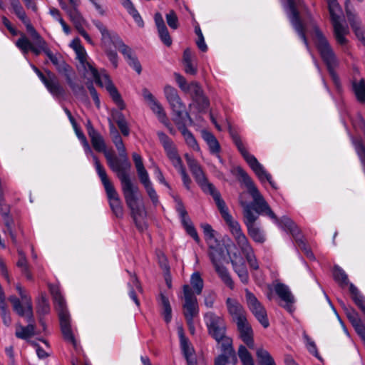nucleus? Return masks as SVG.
Listing matches in <instances>:
<instances>
[{"instance_id":"393cba45","label":"nucleus","mask_w":365,"mask_h":365,"mask_svg":"<svg viewBox=\"0 0 365 365\" xmlns=\"http://www.w3.org/2000/svg\"><path fill=\"white\" fill-rule=\"evenodd\" d=\"M344 4L346 14L350 26L358 40L365 46L364 29L361 26V23L357 19L356 16L349 9L350 1L346 0Z\"/></svg>"},{"instance_id":"f3484780","label":"nucleus","mask_w":365,"mask_h":365,"mask_svg":"<svg viewBox=\"0 0 365 365\" xmlns=\"http://www.w3.org/2000/svg\"><path fill=\"white\" fill-rule=\"evenodd\" d=\"M245 299L249 310L258 322L265 329L269 327V322L265 307L248 289H245Z\"/></svg>"},{"instance_id":"e2e57ef3","label":"nucleus","mask_w":365,"mask_h":365,"mask_svg":"<svg viewBox=\"0 0 365 365\" xmlns=\"http://www.w3.org/2000/svg\"><path fill=\"white\" fill-rule=\"evenodd\" d=\"M195 32L197 36L196 44L198 48L202 52H206L207 51V46L205 42L203 34L199 26L195 27Z\"/></svg>"},{"instance_id":"39448f33","label":"nucleus","mask_w":365,"mask_h":365,"mask_svg":"<svg viewBox=\"0 0 365 365\" xmlns=\"http://www.w3.org/2000/svg\"><path fill=\"white\" fill-rule=\"evenodd\" d=\"M208 246L209 257L216 272L225 284L230 289H233L235 284L227 269L220 264V262L231 258L230 254V245L221 243L220 241L217 240V242H213L209 244Z\"/></svg>"},{"instance_id":"b1692460","label":"nucleus","mask_w":365,"mask_h":365,"mask_svg":"<svg viewBox=\"0 0 365 365\" xmlns=\"http://www.w3.org/2000/svg\"><path fill=\"white\" fill-rule=\"evenodd\" d=\"M11 303L14 311L21 317H25L28 324L35 325V319L33 312V305L29 304L26 307L23 306L20 299L16 296H10L9 298Z\"/></svg>"},{"instance_id":"680f3d73","label":"nucleus","mask_w":365,"mask_h":365,"mask_svg":"<svg viewBox=\"0 0 365 365\" xmlns=\"http://www.w3.org/2000/svg\"><path fill=\"white\" fill-rule=\"evenodd\" d=\"M168 25L172 29H177L179 27L178 16L174 10H170L165 16Z\"/></svg>"},{"instance_id":"4c0bfd02","label":"nucleus","mask_w":365,"mask_h":365,"mask_svg":"<svg viewBox=\"0 0 365 365\" xmlns=\"http://www.w3.org/2000/svg\"><path fill=\"white\" fill-rule=\"evenodd\" d=\"M66 83L76 98L83 101L88 99L87 91L82 84L74 81L71 77H67Z\"/></svg>"},{"instance_id":"f704fd0d","label":"nucleus","mask_w":365,"mask_h":365,"mask_svg":"<svg viewBox=\"0 0 365 365\" xmlns=\"http://www.w3.org/2000/svg\"><path fill=\"white\" fill-rule=\"evenodd\" d=\"M245 255L250 267L254 270L259 269V263L254 254L253 248L252 247L250 242L239 247Z\"/></svg>"},{"instance_id":"2f4dec72","label":"nucleus","mask_w":365,"mask_h":365,"mask_svg":"<svg viewBox=\"0 0 365 365\" xmlns=\"http://www.w3.org/2000/svg\"><path fill=\"white\" fill-rule=\"evenodd\" d=\"M158 136L168 159L178 154L173 141L168 135L163 132H158Z\"/></svg>"},{"instance_id":"c9c22d12","label":"nucleus","mask_w":365,"mask_h":365,"mask_svg":"<svg viewBox=\"0 0 365 365\" xmlns=\"http://www.w3.org/2000/svg\"><path fill=\"white\" fill-rule=\"evenodd\" d=\"M351 298L356 306L365 315V297L360 292L358 288L352 283L349 284Z\"/></svg>"},{"instance_id":"338daca9","label":"nucleus","mask_w":365,"mask_h":365,"mask_svg":"<svg viewBox=\"0 0 365 365\" xmlns=\"http://www.w3.org/2000/svg\"><path fill=\"white\" fill-rule=\"evenodd\" d=\"M164 93L168 102L173 101L177 98L180 97L178 91L173 86L167 85L164 88Z\"/></svg>"},{"instance_id":"5fc2aeb1","label":"nucleus","mask_w":365,"mask_h":365,"mask_svg":"<svg viewBox=\"0 0 365 365\" xmlns=\"http://www.w3.org/2000/svg\"><path fill=\"white\" fill-rule=\"evenodd\" d=\"M205 240L209 245L213 242H217V238L215 237V231L212 229V226L209 224H203L201 225Z\"/></svg>"},{"instance_id":"dca6fc26","label":"nucleus","mask_w":365,"mask_h":365,"mask_svg":"<svg viewBox=\"0 0 365 365\" xmlns=\"http://www.w3.org/2000/svg\"><path fill=\"white\" fill-rule=\"evenodd\" d=\"M184 304H182L183 315L188 327L192 326L194 318L199 314L197 299L192 288L188 284L182 287Z\"/></svg>"},{"instance_id":"6e6552de","label":"nucleus","mask_w":365,"mask_h":365,"mask_svg":"<svg viewBox=\"0 0 365 365\" xmlns=\"http://www.w3.org/2000/svg\"><path fill=\"white\" fill-rule=\"evenodd\" d=\"M229 134L238 151L240 153L244 160L257 175L259 180L261 182H264L265 180H267L273 189L277 190L278 188L277 185L272 180V175L267 172L264 166L253 155L249 153L245 147L240 135L237 131L232 129L231 125H229Z\"/></svg>"},{"instance_id":"ddd939ff","label":"nucleus","mask_w":365,"mask_h":365,"mask_svg":"<svg viewBox=\"0 0 365 365\" xmlns=\"http://www.w3.org/2000/svg\"><path fill=\"white\" fill-rule=\"evenodd\" d=\"M88 135L94 150L98 153H103L107 163L112 171H117L118 169L113 165L111 160H117V156L113 151L108 150L102 135L94 128L91 120L88 119L85 125Z\"/></svg>"},{"instance_id":"c85d7f7f","label":"nucleus","mask_w":365,"mask_h":365,"mask_svg":"<svg viewBox=\"0 0 365 365\" xmlns=\"http://www.w3.org/2000/svg\"><path fill=\"white\" fill-rule=\"evenodd\" d=\"M180 348L184 358L186 360L187 365H197V359L195 356V350L190 346V341L183 332L180 334Z\"/></svg>"},{"instance_id":"6e6d98bb","label":"nucleus","mask_w":365,"mask_h":365,"mask_svg":"<svg viewBox=\"0 0 365 365\" xmlns=\"http://www.w3.org/2000/svg\"><path fill=\"white\" fill-rule=\"evenodd\" d=\"M304 339L306 340V346H307V349L308 350V351L312 354L313 356H314L317 359H318L319 360L322 361V356L319 355V353L318 351V349H317V345L315 344V342L312 340L309 336L307 334H304Z\"/></svg>"},{"instance_id":"3c124183","label":"nucleus","mask_w":365,"mask_h":365,"mask_svg":"<svg viewBox=\"0 0 365 365\" xmlns=\"http://www.w3.org/2000/svg\"><path fill=\"white\" fill-rule=\"evenodd\" d=\"M74 130H75V133L78 137V138L81 140L82 145H83V147L85 150V152L86 153H92V157L93 158V155H95L93 152H92V150L89 145V143L87 140V138L85 136L84 133H83V131L81 130V128L78 126V124L76 125V127H73Z\"/></svg>"},{"instance_id":"49530a36","label":"nucleus","mask_w":365,"mask_h":365,"mask_svg":"<svg viewBox=\"0 0 365 365\" xmlns=\"http://www.w3.org/2000/svg\"><path fill=\"white\" fill-rule=\"evenodd\" d=\"M237 354L242 365H255L252 354L245 346L242 344L239 346Z\"/></svg>"},{"instance_id":"aec40b11","label":"nucleus","mask_w":365,"mask_h":365,"mask_svg":"<svg viewBox=\"0 0 365 365\" xmlns=\"http://www.w3.org/2000/svg\"><path fill=\"white\" fill-rule=\"evenodd\" d=\"M106 81V88L107 91L109 93L112 100L113 102L116 104L118 109L120 110H112V115L113 119L115 120L116 124L119 122H125V118L123 113L121 112V110H124L125 108V104L121 97V95L118 92L116 87L114 86L111 80L110 79V77L108 74H105L103 76Z\"/></svg>"},{"instance_id":"0e129e2a","label":"nucleus","mask_w":365,"mask_h":365,"mask_svg":"<svg viewBox=\"0 0 365 365\" xmlns=\"http://www.w3.org/2000/svg\"><path fill=\"white\" fill-rule=\"evenodd\" d=\"M78 6H71V8L66 11L71 20L75 24H80L82 16L78 9Z\"/></svg>"},{"instance_id":"052dcab7","label":"nucleus","mask_w":365,"mask_h":365,"mask_svg":"<svg viewBox=\"0 0 365 365\" xmlns=\"http://www.w3.org/2000/svg\"><path fill=\"white\" fill-rule=\"evenodd\" d=\"M354 147L361 163L365 165V144L362 139L355 140Z\"/></svg>"},{"instance_id":"774afa93","label":"nucleus","mask_w":365,"mask_h":365,"mask_svg":"<svg viewBox=\"0 0 365 365\" xmlns=\"http://www.w3.org/2000/svg\"><path fill=\"white\" fill-rule=\"evenodd\" d=\"M294 240H295L297 245L298 247L303 250L307 256H309V252H310L309 249L308 248V246L305 242V240L303 238V236L302 235V232L300 231L299 234H297L296 236L292 237Z\"/></svg>"},{"instance_id":"9d476101","label":"nucleus","mask_w":365,"mask_h":365,"mask_svg":"<svg viewBox=\"0 0 365 365\" xmlns=\"http://www.w3.org/2000/svg\"><path fill=\"white\" fill-rule=\"evenodd\" d=\"M121 189L127 207L130 210V216L135 223L136 228L140 232L146 229L144 222L139 220L143 215V210L138 203L139 188L132 181L121 183Z\"/></svg>"},{"instance_id":"72a5a7b5","label":"nucleus","mask_w":365,"mask_h":365,"mask_svg":"<svg viewBox=\"0 0 365 365\" xmlns=\"http://www.w3.org/2000/svg\"><path fill=\"white\" fill-rule=\"evenodd\" d=\"M186 122L187 121H183L182 123L176 125L178 130H180L182 135L184 136L187 145L192 148L194 150L199 151L200 148L193 134L186 128Z\"/></svg>"},{"instance_id":"bb28decb","label":"nucleus","mask_w":365,"mask_h":365,"mask_svg":"<svg viewBox=\"0 0 365 365\" xmlns=\"http://www.w3.org/2000/svg\"><path fill=\"white\" fill-rule=\"evenodd\" d=\"M168 103L175 115L173 120L175 125H179L183 121H192L190 114L185 111V105L183 103L180 97L175 99V101H170Z\"/></svg>"},{"instance_id":"bf43d9fd","label":"nucleus","mask_w":365,"mask_h":365,"mask_svg":"<svg viewBox=\"0 0 365 365\" xmlns=\"http://www.w3.org/2000/svg\"><path fill=\"white\" fill-rule=\"evenodd\" d=\"M158 33L162 43L165 46L170 47L173 43V41L167 26L158 29Z\"/></svg>"},{"instance_id":"4be33fe9","label":"nucleus","mask_w":365,"mask_h":365,"mask_svg":"<svg viewBox=\"0 0 365 365\" xmlns=\"http://www.w3.org/2000/svg\"><path fill=\"white\" fill-rule=\"evenodd\" d=\"M222 354L218 355L215 359V365H227L230 359L233 364H236L237 358L232 345V339H227L225 343H222L220 346Z\"/></svg>"},{"instance_id":"ea45409f","label":"nucleus","mask_w":365,"mask_h":365,"mask_svg":"<svg viewBox=\"0 0 365 365\" xmlns=\"http://www.w3.org/2000/svg\"><path fill=\"white\" fill-rule=\"evenodd\" d=\"M234 271L237 274L242 283L247 284L249 282V274L245 262L237 264L231 260Z\"/></svg>"},{"instance_id":"c03bdc74","label":"nucleus","mask_w":365,"mask_h":365,"mask_svg":"<svg viewBox=\"0 0 365 365\" xmlns=\"http://www.w3.org/2000/svg\"><path fill=\"white\" fill-rule=\"evenodd\" d=\"M190 284L194 289V291H192L194 294H196L200 295L202 293L204 287V282L200 272H195L191 275Z\"/></svg>"},{"instance_id":"de8ad7c7","label":"nucleus","mask_w":365,"mask_h":365,"mask_svg":"<svg viewBox=\"0 0 365 365\" xmlns=\"http://www.w3.org/2000/svg\"><path fill=\"white\" fill-rule=\"evenodd\" d=\"M36 312L38 316H45L50 312V304L45 294H41L38 299Z\"/></svg>"},{"instance_id":"79ce46f5","label":"nucleus","mask_w":365,"mask_h":365,"mask_svg":"<svg viewBox=\"0 0 365 365\" xmlns=\"http://www.w3.org/2000/svg\"><path fill=\"white\" fill-rule=\"evenodd\" d=\"M352 88L357 101L365 103V79L361 78L358 83L353 81Z\"/></svg>"},{"instance_id":"1a4fd4ad","label":"nucleus","mask_w":365,"mask_h":365,"mask_svg":"<svg viewBox=\"0 0 365 365\" xmlns=\"http://www.w3.org/2000/svg\"><path fill=\"white\" fill-rule=\"evenodd\" d=\"M93 161L96 173L104 187L109 205L113 213L117 218H123V207L118 192L116 191L113 183L108 179L104 167L101 163L98 158L96 155H93Z\"/></svg>"},{"instance_id":"20e7f679","label":"nucleus","mask_w":365,"mask_h":365,"mask_svg":"<svg viewBox=\"0 0 365 365\" xmlns=\"http://www.w3.org/2000/svg\"><path fill=\"white\" fill-rule=\"evenodd\" d=\"M231 322L236 325L239 338L250 349L255 346L254 331L247 319V312L237 299L228 297L225 302Z\"/></svg>"},{"instance_id":"864d4df0","label":"nucleus","mask_w":365,"mask_h":365,"mask_svg":"<svg viewBox=\"0 0 365 365\" xmlns=\"http://www.w3.org/2000/svg\"><path fill=\"white\" fill-rule=\"evenodd\" d=\"M185 93H189L193 100L204 93V91L199 83L196 81H192L190 83V86Z\"/></svg>"},{"instance_id":"f8f14e48","label":"nucleus","mask_w":365,"mask_h":365,"mask_svg":"<svg viewBox=\"0 0 365 365\" xmlns=\"http://www.w3.org/2000/svg\"><path fill=\"white\" fill-rule=\"evenodd\" d=\"M204 322L207 329L208 334L218 344L225 343L227 339V325L223 317L217 315L215 312H208L204 315Z\"/></svg>"},{"instance_id":"09e8293b","label":"nucleus","mask_w":365,"mask_h":365,"mask_svg":"<svg viewBox=\"0 0 365 365\" xmlns=\"http://www.w3.org/2000/svg\"><path fill=\"white\" fill-rule=\"evenodd\" d=\"M213 200L216 204V206L221 215V217L224 220L227 216L230 215L229 212V210L227 206L226 205V203L225 200L222 198L220 193L215 194V196H214Z\"/></svg>"},{"instance_id":"58836bf2","label":"nucleus","mask_w":365,"mask_h":365,"mask_svg":"<svg viewBox=\"0 0 365 365\" xmlns=\"http://www.w3.org/2000/svg\"><path fill=\"white\" fill-rule=\"evenodd\" d=\"M182 63L184 66L185 72L187 74L195 75L197 72V67L193 65L192 61V53L189 48H186L183 51Z\"/></svg>"},{"instance_id":"13d9d810","label":"nucleus","mask_w":365,"mask_h":365,"mask_svg":"<svg viewBox=\"0 0 365 365\" xmlns=\"http://www.w3.org/2000/svg\"><path fill=\"white\" fill-rule=\"evenodd\" d=\"M192 101L197 104V109L200 112L206 110L210 106V101L204 93Z\"/></svg>"},{"instance_id":"4468645a","label":"nucleus","mask_w":365,"mask_h":365,"mask_svg":"<svg viewBox=\"0 0 365 365\" xmlns=\"http://www.w3.org/2000/svg\"><path fill=\"white\" fill-rule=\"evenodd\" d=\"M287 16L289 22L297 34L299 38L307 49L309 48V43L307 36V28L304 23L300 13L297 7L295 0H287Z\"/></svg>"},{"instance_id":"4d7b16f0","label":"nucleus","mask_w":365,"mask_h":365,"mask_svg":"<svg viewBox=\"0 0 365 365\" xmlns=\"http://www.w3.org/2000/svg\"><path fill=\"white\" fill-rule=\"evenodd\" d=\"M56 68L59 73H61L64 76L66 81L67 80V77H71V74H74V71L72 67L63 59H61V63Z\"/></svg>"},{"instance_id":"412c9836","label":"nucleus","mask_w":365,"mask_h":365,"mask_svg":"<svg viewBox=\"0 0 365 365\" xmlns=\"http://www.w3.org/2000/svg\"><path fill=\"white\" fill-rule=\"evenodd\" d=\"M174 201L176 203L175 210L178 213L181 223L189 235L197 243H200V239L198 236L197 232L193 225L192 224L190 217H188L187 212L183 202L179 196H173Z\"/></svg>"},{"instance_id":"0eeeda50","label":"nucleus","mask_w":365,"mask_h":365,"mask_svg":"<svg viewBox=\"0 0 365 365\" xmlns=\"http://www.w3.org/2000/svg\"><path fill=\"white\" fill-rule=\"evenodd\" d=\"M48 287L53 299L56 309L58 312L61 331L63 339L71 343L76 349L77 341L71 329V317L66 307V301L58 286L50 284Z\"/></svg>"},{"instance_id":"69168bd1","label":"nucleus","mask_w":365,"mask_h":365,"mask_svg":"<svg viewBox=\"0 0 365 365\" xmlns=\"http://www.w3.org/2000/svg\"><path fill=\"white\" fill-rule=\"evenodd\" d=\"M26 29L27 32L31 36L32 39L34 41L42 38L43 37L37 32L36 29L34 27V26L31 24V21L29 19H27L26 20L22 22Z\"/></svg>"},{"instance_id":"a18cd8bd","label":"nucleus","mask_w":365,"mask_h":365,"mask_svg":"<svg viewBox=\"0 0 365 365\" xmlns=\"http://www.w3.org/2000/svg\"><path fill=\"white\" fill-rule=\"evenodd\" d=\"M327 4L331 23L340 21V16L336 11L341 12V9L337 0H327Z\"/></svg>"},{"instance_id":"8fccbe9b","label":"nucleus","mask_w":365,"mask_h":365,"mask_svg":"<svg viewBox=\"0 0 365 365\" xmlns=\"http://www.w3.org/2000/svg\"><path fill=\"white\" fill-rule=\"evenodd\" d=\"M21 331H16L17 338L27 339L34 335L35 325L28 324L26 327L20 326Z\"/></svg>"},{"instance_id":"6ab92c4d","label":"nucleus","mask_w":365,"mask_h":365,"mask_svg":"<svg viewBox=\"0 0 365 365\" xmlns=\"http://www.w3.org/2000/svg\"><path fill=\"white\" fill-rule=\"evenodd\" d=\"M16 46L23 53L26 54L31 51L36 56H39L41 52L46 55V51H50L48 43L43 38L34 41L33 43L24 33L21 34V37L16 41Z\"/></svg>"},{"instance_id":"7ed1b4c3","label":"nucleus","mask_w":365,"mask_h":365,"mask_svg":"<svg viewBox=\"0 0 365 365\" xmlns=\"http://www.w3.org/2000/svg\"><path fill=\"white\" fill-rule=\"evenodd\" d=\"M309 24L313 29L314 40L316 48L319 55L326 65L327 71L334 83V86L338 93L343 91L342 85L335 71V67L338 65V61L333 49L331 48L328 40L324 35L315 20L310 16Z\"/></svg>"},{"instance_id":"473e14b6","label":"nucleus","mask_w":365,"mask_h":365,"mask_svg":"<svg viewBox=\"0 0 365 365\" xmlns=\"http://www.w3.org/2000/svg\"><path fill=\"white\" fill-rule=\"evenodd\" d=\"M202 137L206 142L211 155L220 153L221 146L216 137L210 131L202 130Z\"/></svg>"},{"instance_id":"a19ab883","label":"nucleus","mask_w":365,"mask_h":365,"mask_svg":"<svg viewBox=\"0 0 365 365\" xmlns=\"http://www.w3.org/2000/svg\"><path fill=\"white\" fill-rule=\"evenodd\" d=\"M256 356L259 365H276V363L268 351L259 348L256 351Z\"/></svg>"},{"instance_id":"f257e3e1","label":"nucleus","mask_w":365,"mask_h":365,"mask_svg":"<svg viewBox=\"0 0 365 365\" xmlns=\"http://www.w3.org/2000/svg\"><path fill=\"white\" fill-rule=\"evenodd\" d=\"M231 173L245 185L248 193L253 199V201L250 203L240 200V205L243 208V222L247 227V233L254 242L263 244L266 241V235L264 231L256 222L259 215L257 213V205L256 202H259V199H263V196L252 179L241 166L233 168L231 170Z\"/></svg>"},{"instance_id":"e433bc0d","label":"nucleus","mask_w":365,"mask_h":365,"mask_svg":"<svg viewBox=\"0 0 365 365\" xmlns=\"http://www.w3.org/2000/svg\"><path fill=\"white\" fill-rule=\"evenodd\" d=\"M332 275L334 280L339 284L341 288H345L349 285L348 275L346 272L338 264H335L332 269Z\"/></svg>"},{"instance_id":"7c9ffc66","label":"nucleus","mask_w":365,"mask_h":365,"mask_svg":"<svg viewBox=\"0 0 365 365\" xmlns=\"http://www.w3.org/2000/svg\"><path fill=\"white\" fill-rule=\"evenodd\" d=\"M157 301L162 308L161 315L164 321L168 324L172 320V307L168 297L162 292H160L157 297Z\"/></svg>"},{"instance_id":"2eb2a0df","label":"nucleus","mask_w":365,"mask_h":365,"mask_svg":"<svg viewBox=\"0 0 365 365\" xmlns=\"http://www.w3.org/2000/svg\"><path fill=\"white\" fill-rule=\"evenodd\" d=\"M185 158L196 182L204 192L209 193L212 197L215 196V194L220 193L216 190L213 184L208 181L201 166L195 158L190 156L188 154L185 155Z\"/></svg>"},{"instance_id":"c756f323","label":"nucleus","mask_w":365,"mask_h":365,"mask_svg":"<svg viewBox=\"0 0 365 365\" xmlns=\"http://www.w3.org/2000/svg\"><path fill=\"white\" fill-rule=\"evenodd\" d=\"M338 302L343 309L348 320L354 327V330L356 329V327L357 328L363 324L359 313L355 310L354 308L351 306H347L341 299H338Z\"/></svg>"},{"instance_id":"a211bd4d","label":"nucleus","mask_w":365,"mask_h":365,"mask_svg":"<svg viewBox=\"0 0 365 365\" xmlns=\"http://www.w3.org/2000/svg\"><path fill=\"white\" fill-rule=\"evenodd\" d=\"M46 75L41 71L36 74L44 85L51 95L56 98H61L66 95L65 88L61 85L57 76L49 69L45 68Z\"/></svg>"},{"instance_id":"37998d69","label":"nucleus","mask_w":365,"mask_h":365,"mask_svg":"<svg viewBox=\"0 0 365 365\" xmlns=\"http://www.w3.org/2000/svg\"><path fill=\"white\" fill-rule=\"evenodd\" d=\"M332 25L334 27V36L337 43L341 46L346 45L348 41L344 36L346 31L341 23L340 21L334 22L332 23Z\"/></svg>"},{"instance_id":"9b49d317","label":"nucleus","mask_w":365,"mask_h":365,"mask_svg":"<svg viewBox=\"0 0 365 365\" xmlns=\"http://www.w3.org/2000/svg\"><path fill=\"white\" fill-rule=\"evenodd\" d=\"M259 202H256L257 205V213L259 215H264L274 220L280 228L286 232L290 234L292 237L299 233L301 230L297 225L289 217L284 215L281 218H278L275 213L272 211L267 201L263 199H259Z\"/></svg>"},{"instance_id":"f03ea898","label":"nucleus","mask_w":365,"mask_h":365,"mask_svg":"<svg viewBox=\"0 0 365 365\" xmlns=\"http://www.w3.org/2000/svg\"><path fill=\"white\" fill-rule=\"evenodd\" d=\"M92 24L99 31L101 34V44L104 52L108 60L116 68L118 65V56L115 49L111 48L113 45L115 48L123 54L128 64L133 68L138 74L142 72V66L137 56L133 55V50L126 45L120 36L115 31H109L107 27L98 19H93Z\"/></svg>"},{"instance_id":"603ef678","label":"nucleus","mask_w":365,"mask_h":365,"mask_svg":"<svg viewBox=\"0 0 365 365\" xmlns=\"http://www.w3.org/2000/svg\"><path fill=\"white\" fill-rule=\"evenodd\" d=\"M125 9H126L127 12L133 17L134 21L140 28L144 27V21L140 14L134 6L133 4H130L128 6H126V8Z\"/></svg>"},{"instance_id":"423d86ee","label":"nucleus","mask_w":365,"mask_h":365,"mask_svg":"<svg viewBox=\"0 0 365 365\" xmlns=\"http://www.w3.org/2000/svg\"><path fill=\"white\" fill-rule=\"evenodd\" d=\"M109 132L112 142L115 145L119 154V158L117 157V160H111L113 165L118 169V170L113 172L116 173L120 184L132 181L129 175V171L131 168V163L129 160L125 146L120 134L110 120Z\"/></svg>"},{"instance_id":"a878e982","label":"nucleus","mask_w":365,"mask_h":365,"mask_svg":"<svg viewBox=\"0 0 365 365\" xmlns=\"http://www.w3.org/2000/svg\"><path fill=\"white\" fill-rule=\"evenodd\" d=\"M274 292L277 295L285 302V304L282 307L288 312H293L294 310L293 304L295 299L289 287L286 284L279 282L274 286Z\"/></svg>"},{"instance_id":"cd10ccee","label":"nucleus","mask_w":365,"mask_h":365,"mask_svg":"<svg viewBox=\"0 0 365 365\" xmlns=\"http://www.w3.org/2000/svg\"><path fill=\"white\" fill-rule=\"evenodd\" d=\"M224 220L229 227L239 247L250 242L247 237L242 232L239 222L235 220L231 215L225 218Z\"/></svg>"},{"instance_id":"5701e85b","label":"nucleus","mask_w":365,"mask_h":365,"mask_svg":"<svg viewBox=\"0 0 365 365\" xmlns=\"http://www.w3.org/2000/svg\"><path fill=\"white\" fill-rule=\"evenodd\" d=\"M142 95L150 106L152 111L158 116V120L164 125H168V119L162 105L155 99L154 96L145 88L142 91Z\"/></svg>"}]
</instances>
